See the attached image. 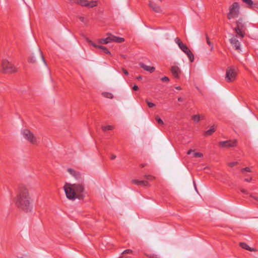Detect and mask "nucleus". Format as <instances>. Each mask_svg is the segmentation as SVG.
Masks as SVG:
<instances>
[{"label": "nucleus", "mask_w": 258, "mask_h": 258, "mask_svg": "<svg viewBox=\"0 0 258 258\" xmlns=\"http://www.w3.org/2000/svg\"><path fill=\"white\" fill-rule=\"evenodd\" d=\"M88 2L87 0H75V3L81 5L82 7H87L88 5Z\"/></svg>", "instance_id": "nucleus-21"}, {"label": "nucleus", "mask_w": 258, "mask_h": 258, "mask_svg": "<svg viewBox=\"0 0 258 258\" xmlns=\"http://www.w3.org/2000/svg\"><path fill=\"white\" fill-rule=\"evenodd\" d=\"M113 128H114V127L110 125H107L101 126V129L103 132H106V131L112 130Z\"/></svg>", "instance_id": "nucleus-23"}, {"label": "nucleus", "mask_w": 258, "mask_h": 258, "mask_svg": "<svg viewBox=\"0 0 258 258\" xmlns=\"http://www.w3.org/2000/svg\"><path fill=\"white\" fill-rule=\"evenodd\" d=\"M14 200L16 206L19 209L28 212L30 210L31 201L29 187L24 184L20 185Z\"/></svg>", "instance_id": "nucleus-1"}, {"label": "nucleus", "mask_w": 258, "mask_h": 258, "mask_svg": "<svg viewBox=\"0 0 258 258\" xmlns=\"http://www.w3.org/2000/svg\"><path fill=\"white\" fill-rule=\"evenodd\" d=\"M239 245L241 247L246 250H249L250 251H255L254 248L250 247L245 242H240L239 243Z\"/></svg>", "instance_id": "nucleus-19"}, {"label": "nucleus", "mask_w": 258, "mask_h": 258, "mask_svg": "<svg viewBox=\"0 0 258 258\" xmlns=\"http://www.w3.org/2000/svg\"><path fill=\"white\" fill-rule=\"evenodd\" d=\"M175 89L177 90H181V88L180 86L175 87Z\"/></svg>", "instance_id": "nucleus-51"}, {"label": "nucleus", "mask_w": 258, "mask_h": 258, "mask_svg": "<svg viewBox=\"0 0 258 258\" xmlns=\"http://www.w3.org/2000/svg\"><path fill=\"white\" fill-rule=\"evenodd\" d=\"M149 7L152 9V10L155 13H161L162 12V10L161 8L154 4L152 2L150 1L149 2Z\"/></svg>", "instance_id": "nucleus-15"}, {"label": "nucleus", "mask_w": 258, "mask_h": 258, "mask_svg": "<svg viewBox=\"0 0 258 258\" xmlns=\"http://www.w3.org/2000/svg\"><path fill=\"white\" fill-rule=\"evenodd\" d=\"M239 5L238 3L234 2L229 7V12L227 14V18L230 20L238 17L239 13Z\"/></svg>", "instance_id": "nucleus-6"}, {"label": "nucleus", "mask_w": 258, "mask_h": 258, "mask_svg": "<svg viewBox=\"0 0 258 258\" xmlns=\"http://www.w3.org/2000/svg\"><path fill=\"white\" fill-rule=\"evenodd\" d=\"M140 167H144L146 166V164H141L140 165Z\"/></svg>", "instance_id": "nucleus-52"}, {"label": "nucleus", "mask_w": 258, "mask_h": 258, "mask_svg": "<svg viewBox=\"0 0 258 258\" xmlns=\"http://www.w3.org/2000/svg\"><path fill=\"white\" fill-rule=\"evenodd\" d=\"M155 119L159 124L162 125L164 124L163 120L158 116L155 117Z\"/></svg>", "instance_id": "nucleus-32"}, {"label": "nucleus", "mask_w": 258, "mask_h": 258, "mask_svg": "<svg viewBox=\"0 0 258 258\" xmlns=\"http://www.w3.org/2000/svg\"><path fill=\"white\" fill-rule=\"evenodd\" d=\"M218 144L219 146L221 148L234 147L236 146L237 141L236 140H230L225 141H221L219 142Z\"/></svg>", "instance_id": "nucleus-8"}, {"label": "nucleus", "mask_w": 258, "mask_h": 258, "mask_svg": "<svg viewBox=\"0 0 258 258\" xmlns=\"http://www.w3.org/2000/svg\"><path fill=\"white\" fill-rule=\"evenodd\" d=\"M203 156V155L202 153L200 152H196L194 154V157L195 158H200Z\"/></svg>", "instance_id": "nucleus-33"}, {"label": "nucleus", "mask_w": 258, "mask_h": 258, "mask_svg": "<svg viewBox=\"0 0 258 258\" xmlns=\"http://www.w3.org/2000/svg\"><path fill=\"white\" fill-rule=\"evenodd\" d=\"M132 183L134 184L144 186H148L149 185V182L146 180H139L138 179H133Z\"/></svg>", "instance_id": "nucleus-14"}, {"label": "nucleus", "mask_w": 258, "mask_h": 258, "mask_svg": "<svg viewBox=\"0 0 258 258\" xmlns=\"http://www.w3.org/2000/svg\"><path fill=\"white\" fill-rule=\"evenodd\" d=\"M193 151H193L192 150L190 149V150H189L187 152V155H189V154H191V153L192 152H193Z\"/></svg>", "instance_id": "nucleus-48"}, {"label": "nucleus", "mask_w": 258, "mask_h": 258, "mask_svg": "<svg viewBox=\"0 0 258 258\" xmlns=\"http://www.w3.org/2000/svg\"><path fill=\"white\" fill-rule=\"evenodd\" d=\"M192 120L196 122H198L200 120V116L199 114H196L192 116Z\"/></svg>", "instance_id": "nucleus-30"}, {"label": "nucleus", "mask_w": 258, "mask_h": 258, "mask_svg": "<svg viewBox=\"0 0 258 258\" xmlns=\"http://www.w3.org/2000/svg\"><path fill=\"white\" fill-rule=\"evenodd\" d=\"M37 56L38 57H40L42 59V60H43V61L44 62V64L45 65H46V62L44 59L43 55L42 52L40 49H38Z\"/></svg>", "instance_id": "nucleus-26"}, {"label": "nucleus", "mask_w": 258, "mask_h": 258, "mask_svg": "<svg viewBox=\"0 0 258 258\" xmlns=\"http://www.w3.org/2000/svg\"><path fill=\"white\" fill-rule=\"evenodd\" d=\"M236 26L234 28V30L237 35L240 39H242L245 35L246 27L243 22L242 18H239L237 21H236Z\"/></svg>", "instance_id": "nucleus-5"}, {"label": "nucleus", "mask_w": 258, "mask_h": 258, "mask_svg": "<svg viewBox=\"0 0 258 258\" xmlns=\"http://www.w3.org/2000/svg\"><path fill=\"white\" fill-rule=\"evenodd\" d=\"M217 128V126L213 125L211 126L210 128L204 133L205 136H209L212 135L215 131Z\"/></svg>", "instance_id": "nucleus-17"}, {"label": "nucleus", "mask_w": 258, "mask_h": 258, "mask_svg": "<svg viewBox=\"0 0 258 258\" xmlns=\"http://www.w3.org/2000/svg\"><path fill=\"white\" fill-rule=\"evenodd\" d=\"M144 177L145 178L149 180H152L154 179V177L151 175H145Z\"/></svg>", "instance_id": "nucleus-35"}, {"label": "nucleus", "mask_w": 258, "mask_h": 258, "mask_svg": "<svg viewBox=\"0 0 258 258\" xmlns=\"http://www.w3.org/2000/svg\"><path fill=\"white\" fill-rule=\"evenodd\" d=\"M24 137L29 142L33 144H36L37 140L33 134L28 130H24L23 131Z\"/></svg>", "instance_id": "nucleus-7"}, {"label": "nucleus", "mask_w": 258, "mask_h": 258, "mask_svg": "<svg viewBox=\"0 0 258 258\" xmlns=\"http://www.w3.org/2000/svg\"><path fill=\"white\" fill-rule=\"evenodd\" d=\"M142 79V76H139L137 77V78H136V79H137L138 80H140Z\"/></svg>", "instance_id": "nucleus-49"}, {"label": "nucleus", "mask_w": 258, "mask_h": 258, "mask_svg": "<svg viewBox=\"0 0 258 258\" xmlns=\"http://www.w3.org/2000/svg\"><path fill=\"white\" fill-rule=\"evenodd\" d=\"M242 1L247 5V8L251 9L253 2L252 0H242Z\"/></svg>", "instance_id": "nucleus-24"}, {"label": "nucleus", "mask_w": 258, "mask_h": 258, "mask_svg": "<svg viewBox=\"0 0 258 258\" xmlns=\"http://www.w3.org/2000/svg\"><path fill=\"white\" fill-rule=\"evenodd\" d=\"M206 41L207 43L211 47V50L212 51L213 49V45L212 43L210 41V39L207 35V34H206Z\"/></svg>", "instance_id": "nucleus-27"}, {"label": "nucleus", "mask_w": 258, "mask_h": 258, "mask_svg": "<svg viewBox=\"0 0 258 258\" xmlns=\"http://www.w3.org/2000/svg\"><path fill=\"white\" fill-rule=\"evenodd\" d=\"M175 41L183 52H184L188 48L185 44L183 43L181 40L178 37L175 39Z\"/></svg>", "instance_id": "nucleus-13"}, {"label": "nucleus", "mask_w": 258, "mask_h": 258, "mask_svg": "<svg viewBox=\"0 0 258 258\" xmlns=\"http://www.w3.org/2000/svg\"><path fill=\"white\" fill-rule=\"evenodd\" d=\"M250 9H252L253 10H258V1L253 2L252 6L251 7Z\"/></svg>", "instance_id": "nucleus-31"}, {"label": "nucleus", "mask_w": 258, "mask_h": 258, "mask_svg": "<svg viewBox=\"0 0 258 258\" xmlns=\"http://www.w3.org/2000/svg\"><path fill=\"white\" fill-rule=\"evenodd\" d=\"M67 171L76 179H78L80 177V173L79 172H77L72 168H68Z\"/></svg>", "instance_id": "nucleus-18"}, {"label": "nucleus", "mask_w": 258, "mask_h": 258, "mask_svg": "<svg viewBox=\"0 0 258 258\" xmlns=\"http://www.w3.org/2000/svg\"><path fill=\"white\" fill-rule=\"evenodd\" d=\"M116 158V156L114 154H111L110 157L111 160H114Z\"/></svg>", "instance_id": "nucleus-45"}, {"label": "nucleus", "mask_w": 258, "mask_h": 258, "mask_svg": "<svg viewBox=\"0 0 258 258\" xmlns=\"http://www.w3.org/2000/svg\"><path fill=\"white\" fill-rule=\"evenodd\" d=\"M102 95L105 98L109 99H112L113 98V95L111 93L104 92L102 93Z\"/></svg>", "instance_id": "nucleus-25"}, {"label": "nucleus", "mask_w": 258, "mask_h": 258, "mask_svg": "<svg viewBox=\"0 0 258 258\" xmlns=\"http://www.w3.org/2000/svg\"><path fill=\"white\" fill-rule=\"evenodd\" d=\"M140 66L144 70L149 72L150 73L154 72L155 70V67L147 66L142 62L140 63Z\"/></svg>", "instance_id": "nucleus-16"}, {"label": "nucleus", "mask_w": 258, "mask_h": 258, "mask_svg": "<svg viewBox=\"0 0 258 258\" xmlns=\"http://www.w3.org/2000/svg\"><path fill=\"white\" fill-rule=\"evenodd\" d=\"M133 90L134 91H137L139 90V87L137 85H135L132 88Z\"/></svg>", "instance_id": "nucleus-43"}, {"label": "nucleus", "mask_w": 258, "mask_h": 258, "mask_svg": "<svg viewBox=\"0 0 258 258\" xmlns=\"http://www.w3.org/2000/svg\"><path fill=\"white\" fill-rule=\"evenodd\" d=\"M98 41L99 43L103 44H106L108 43V41H107V39L106 38L99 39Z\"/></svg>", "instance_id": "nucleus-29"}, {"label": "nucleus", "mask_w": 258, "mask_h": 258, "mask_svg": "<svg viewBox=\"0 0 258 258\" xmlns=\"http://www.w3.org/2000/svg\"><path fill=\"white\" fill-rule=\"evenodd\" d=\"M80 20L81 21L83 22V21H84V17H80Z\"/></svg>", "instance_id": "nucleus-53"}, {"label": "nucleus", "mask_w": 258, "mask_h": 258, "mask_svg": "<svg viewBox=\"0 0 258 258\" xmlns=\"http://www.w3.org/2000/svg\"><path fill=\"white\" fill-rule=\"evenodd\" d=\"M1 66V71L3 73L11 74L17 72V69L15 66L6 59L2 60Z\"/></svg>", "instance_id": "nucleus-3"}, {"label": "nucleus", "mask_w": 258, "mask_h": 258, "mask_svg": "<svg viewBox=\"0 0 258 258\" xmlns=\"http://www.w3.org/2000/svg\"><path fill=\"white\" fill-rule=\"evenodd\" d=\"M108 36L106 38L107 41H108V43L111 42H115L117 43H122L125 40L122 37L115 36L110 33H107Z\"/></svg>", "instance_id": "nucleus-10"}, {"label": "nucleus", "mask_w": 258, "mask_h": 258, "mask_svg": "<svg viewBox=\"0 0 258 258\" xmlns=\"http://www.w3.org/2000/svg\"><path fill=\"white\" fill-rule=\"evenodd\" d=\"M237 75V68L233 66L228 67L226 69L225 81L228 83L233 82L236 80Z\"/></svg>", "instance_id": "nucleus-4"}, {"label": "nucleus", "mask_w": 258, "mask_h": 258, "mask_svg": "<svg viewBox=\"0 0 258 258\" xmlns=\"http://www.w3.org/2000/svg\"><path fill=\"white\" fill-rule=\"evenodd\" d=\"M187 56H188L189 60L190 62H193L194 61V59H195V56H194V54L192 53L191 51H190L189 52H188V53L187 54H186Z\"/></svg>", "instance_id": "nucleus-28"}, {"label": "nucleus", "mask_w": 258, "mask_h": 258, "mask_svg": "<svg viewBox=\"0 0 258 258\" xmlns=\"http://www.w3.org/2000/svg\"><path fill=\"white\" fill-rule=\"evenodd\" d=\"M237 37H238V36L236 35L235 36L232 37L231 39H230L229 41L233 46V47L235 48V49L237 50L238 51H239L241 50L240 42L237 39Z\"/></svg>", "instance_id": "nucleus-11"}, {"label": "nucleus", "mask_w": 258, "mask_h": 258, "mask_svg": "<svg viewBox=\"0 0 258 258\" xmlns=\"http://www.w3.org/2000/svg\"><path fill=\"white\" fill-rule=\"evenodd\" d=\"M148 258H159L157 255L154 254H145Z\"/></svg>", "instance_id": "nucleus-34"}, {"label": "nucleus", "mask_w": 258, "mask_h": 258, "mask_svg": "<svg viewBox=\"0 0 258 258\" xmlns=\"http://www.w3.org/2000/svg\"><path fill=\"white\" fill-rule=\"evenodd\" d=\"M244 171H246V172H250V168L249 167H245V168H243L241 169V172L242 173H243Z\"/></svg>", "instance_id": "nucleus-39"}, {"label": "nucleus", "mask_w": 258, "mask_h": 258, "mask_svg": "<svg viewBox=\"0 0 258 258\" xmlns=\"http://www.w3.org/2000/svg\"><path fill=\"white\" fill-rule=\"evenodd\" d=\"M250 196V197L253 198L254 200H255V201L258 202V197L254 196H252L251 195Z\"/></svg>", "instance_id": "nucleus-44"}, {"label": "nucleus", "mask_w": 258, "mask_h": 258, "mask_svg": "<svg viewBox=\"0 0 258 258\" xmlns=\"http://www.w3.org/2000/svg\"><path fill=\"white\" fill-rule=\"evenodd\" d=\"M133 251L131 249H126L122 252V254L131 253Z\"/></svg>", "instance_id": "nucleus-40"}, {"label": "nucleus", "mask_w": 258, "mask_h": 258, "mask_svg": "<svg viewBox=\"0 0 258 258\" xmlns=\"http://www.w3.org/2000/svg\"><path fill=\"white\" fill-rule=\"evenodd\" d=\"M122 73L126 76H127L128 75V72L126 70H125L124 68H122Z\"/></svg>", "instance_id": "nucleus-41"}, {"label": "nucleus", "mask_w": 258, "mask_h": 258, "mask_svg": "<svg viewBox=\"0 0 258 258\" xmlns=\"http://www.w3.org/2000/svg\"><path fill=\"white\" fill-rule=\"evenodd\" d=\"M239 189L241 191V192H242L243 194H248V192L245 189L242 188H240Z\"/></svg>", "instance_id": "nucleus-42"}, {"label": "nucleus", "mask_w": 258, "mask_h": 258, "mask_svg": "<svg viewBox=\"0 0 258 258\" xmlns=\"http://www.w3.org/2000/svg\"><path fill=\"white\" fill-rule=\"evenodd\" d=\"M238 164L237 162H231L228 163V166L230 167H233Z\"/></svg>", "instance_id": "nucleus-37"}, {"label": "nucleus", "mask_w": 258, "mask_h": 258, "mask_svg": "<svg viewBox=\"0 0 258 258\" xmlns=\"http://www.w3.org/2000/svg\"><path fill=\"white\" fill-rule=\"evenodd\" d=\"M190 51V50L189 49V48H188L184 52L186 54H187L188 53V52H189Z\"/></svg>", "instance_id": "nucleus-46"}, {"label": "nucleus", "mask_w": 258, "mask_h": 258, "mask_svg": "<svg viewBox=\"0 0 258 258\" xmlns=\"http://www.w3.org/2000/svg\"><path fill=\"white\" fill-rule=\"evenodd\" d=\"M84 191V188L82 184L66 183V196L70 200H83Z\"/></svg>", "instance_id": "nucleus-2"}, {"label": "nucleus", "mask_w": 258, "mask_h": 258, "mask_svg": "<svg viewBox=\"0 0 258 258\" xmlns=\"http://www.w3.org/2000/svg\"><path fill=\"white\" fill-rule=\"evenodd\" d=\"M86 41L91 45L93 46V47L95 48H97L99 49H101L103 52L105 54H108L109 55H111L110 52L108 49V48L104 46L100 45H97L95 43H94L92 41L90 40L88 38H86Z\"/></svg>", "instance_id": "nucleus-9"}, {"label": "nucleus", "mask_w": 258, "mask_h": 258, "mask_svg": "<svg viewBox=\"0 0 258 258\" xmlns=\"http://www.w3.org/2000/svg\"><path fill=\"white\" fill-rule=\"evenodd\" d=\"M252 180L251 178H245L244 180L246 182H250Z\"/></svg>", "instance_id": "nucleus-47"}, {"label": "nucleus", "mask_w": 258, "mask_h": 258, "mask_svg": "<svg viewBox=\"0 0 258 258\" xmlns=\"http://www.w3.org/2000/svg\"><path fill=\"white\" fill-rule=\"evenodd\" d=\"M36 56L34 54H32L28 58V61L29 63H34L36 62Z\"/></svg>", "instance_id": "nucleus-22"}, {"label": "nucleus", "mask_w": 258, "mask_h": 258, "mask_svg": "<svg viewBox=\"0 0 258 258\" xmlns=\"http://www.w3.org/2000/svg\"><path fill=\"white\" fill-rule=\"evenodd\" d=\"M178 101L179 102H182L183 101V99L181 97H178Z\"/></svg>", "instance_id": "nucleus-50"}, {"label": "nucleus", "mask_w": 258, "mask_h": 258, "mask_svg": "<svg viewBox=\"0 0 258 258\" xmlns=\"http://www.w3.org/2000/svg\"><path fill=\"white\" fill-rule=\"evenodd\" d=\"M170 71L174 78L179 79V74H181V70L178 67L173 66L171 67Z\"/></svg>", "instance_id": "nucleus-12"}, {"label": "nucleus", "mask_w": 258, "mask_h": 258, "mask_svg": "<svg viewBox=\"0 0 258 258\" xmlns=\"http://www.w3.org/2000/svg\"><path fill=\"white\" fill-rule=\"evenodd\" d=\"M148 106L150 108H152L155 106V104L152 102L148 101L147 100L146 101Z\"/></svg>", "instance_id": "nucleus-36"}, {"label": "nucleus", "mask_w": 258, "mask_h": 258, "mask_svg": "<svg viewBox=\"0 0 258 258\" xmlns=\"http://www.w3.org/2000/svg\"><path fill=\"white\" fill-rule=\"evenodd\" d=\"M99 1H92L88 2L87 8H92L98 6Z\"/></svg>", "instance_id": "nucleus-20"}, {"label": "nucleus", "mask_w": 258, "mask_h": 258, "mask_svg": "<svg viewBox=\"0 0 258 258\" xmlns=\"http://www.w3.org/2000/svg\"><path fill=\"white\" fill-rule=\"evenodd\" d=\"M161 81H162V82H168L169 81V80H169V78H168V77L165 76V77H163L161 78Z\"/></svg>", "instance_id": "nucleus-38"}]
</instances>
